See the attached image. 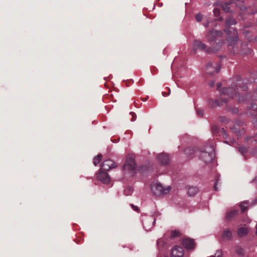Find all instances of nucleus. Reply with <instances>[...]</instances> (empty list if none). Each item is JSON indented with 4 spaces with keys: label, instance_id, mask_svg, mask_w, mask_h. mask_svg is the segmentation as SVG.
Listing matches in <instances>:
<instances>
[{
    "label": "nucleus",
    "instance_id": "nucleus-1",
    "mask_svg": "<svg viewBox=\"0 0 257 257\" xmlns=\"http://www.w3.org/2000/svg\"><path fill=\"white\" fill-rule=\"evenodd\" d=\"M193 49L194 52L196 53L198 50L201 51H204L207 54L214 53L217 52L219 49L220 46L218 45L216 47H210L207 48V46L199 40H195L193 42Z\"/></svg>",
    "mask_w": 257,
    "mask_h": 257
},
{
    "label": "nucleus",
    "instance_id": "nucleus-2",
    "mask_svg": "<svg viewBox=\"0 0 257 257\" xmlns=\"http://www.w3.org/2000/svg\"><path fill=\"white\" fill-rule=\"evenodd\" d=\"M152 190L153 193L158 196L169 193L171 190L170 186L164 187L160 183H155L152 185Z\"/></svg>",
    "mask_w": 257,
    "mask_h": 257
},
{
    "label": "nucleus",
    "instance_id": "nucleus-3",
    "mask_svg": "<svg viewBox=\"0 0 257 257\" xmlns=\"http://www.w3.org/2000/svg\"><path fill=\"white\" fill-rule=\"evenodd\" d=\"M209 152L201 151L199 155V158L205 164L211 163L215 157L214 150L213 148L209 146Z\"/></svg>",
    "mask_w": 257,
    "mask_h": 257
},
{
    "label": "nucleus",
    "instance_id": "nucleus-4",
    "mask_svg": "<svg viewBox=\"0 0 257 257\" xmlns=\"http://www.w3.org/2000/svg\"><path fill=\"white\" fill-rule=\"evenodd\" d=\"M135 168L136 163L134 159L132 156H128L123 166L124 171L133 173Z\"/></svg>",
    "mask_w": 257,
    "mask_h": 257
},
{
    "label": "nucleus",
    "instance_id": "nucleus-5",
    "mask_svg": "<svg viewBox=\"0 0 257 257\" xmlns=\"http://www.w3.org/2000/svg\"><path fill=\"white\" fill-rule=\"evenodd\" d=\"M155 219L153 216L146 217L143 220L144 228L146 231H149L154 225Z\"/></svg>",
    "mask_w": 257,
    "mask_h": 257
},
{
    "label": "nucleus",
    "instance_id": "nucleus-6",
    "mask_svg": "<svg viewBox=\"0 0 257 257\" xmlns=\"http://www.w3.org/2000/svg\"><path fill=\"white\" fill-rule=\"evenodd\" d=\"M223 33L221 31H216L214 30H210L206 35V38L208 42L214 41L217 38L221 37Z\"/></svg>",
    "mask_w": 257,
    "mask_h": 257
},
{
    "label": "nucleus",
    "instance_id": "nucleus-7",
    "mask_svg": "<svg viewBox=\"0 0 257 257\" xmlns=\"http://www.w3.org/2000/svg\"><path fill=\"white\" fill-rule=\"evenodd\" d=\"M184 254V249L179 245H176L173 247L171 250V257H183Z\"/></svg>",
    "mask_w": 257,
    "mask_h": 257
},
{
    "label": "nucleus",
    "instance_id": "nucleus-8",
    "mask_svg": "<svg viewBox=\"0 0 257 257\" xmlns=\"http://www.w3.org/2000/svg\"><path fill=\"white\" fill-rule=\"evenodd\" d=\"M115 167L116 164L115 162L110 159H107L102 163L100 170L109 171L111 169L115 168Z\"/></svg>",
    "mask_w": 257,
    "mask_h": 257
},
{
    "label": "nucleus",
    "instance_id": "nucleus-9",
    "mask_svg": "<svg viewBox=\"0 0 257 257\" xmlns=\"http://www.w3.org/2000/svg\"><path fill=\"white\" fill-rule=\"evenodd\" d=\"M97 179L103 184H108L110 183V179L108 174L105 172L100 170L97 174Z\"/></svg>",
    "mask_w": 257,
    "mask_h": 257
},
{
    "label": "nucleus",
    "instance_id": "nucleus-10",
    "mask_svg": "<svg viewBox=\"0 0 257 257\" xmlns=\"http://www.w3.org/2000/svg\"><path fill=\"white\" fill-rule=\"evenodd\" d=\"M182 245L187 249H194L195 247V243L193 239L188 238H184L182 240Z\"/></svg>",
    "mask_w": 257,
    "mask_h": 257
},
{
    "label": "nucleus",
    "instance_id": "nucleus-11",
    "mask_svg": "<svg viewBox=\"0 0 257 257\" xmlns=\"http://www.w3.org/2000/svg\"><path fill=\"white\" fill-rule=\"evenodd\" d=\"M220 99L221 102H219L218 99L210 100L209 101V105L211 108H213L216 106H220L223 105V103L227 102L226 100L223 97V96L220 95Z\"/></svg>",
    "mask_w": 257,
    "mask_h": 257
},
{
    "label": "nucleus",
    "instance_id": "nucleus-12",
    "mask_svg": "<svg viewBox=\"0 0 257 257\" xmlns=\"http://www.w3.org/2000/svg\"><path fill=\"white\" fill-rule=\"evenodd\" d=\"M157 158L162 165H167L169 162V157L167 154L161 153L158 155Z\"/></svg>",
    "mask_w": 257,
    "mask_h": 257
},
{
    "label": "nucleus",
    "instance_id": "nucleus-13",
    "mask_svg": "<svg viewBox=\"0 0 257 257\" xmlns=\"http://www.w3.org/2000/svg\"><path fill=\"white\" fill-rule=\"evenodd\" d=\"M240 2L243 3V0H237L236 5L240 9L241 11L246 12L248 14H254L257 13L256 10H255L254 11L251 10L250 7L248 8H246L243 6L239 5L238 3Z\"/></svg>",
    "mask_w": 257,
    "mask_h": 257
},
{
    "label": "nucleus",
    "instance_id": "nucleus-14",
    "mask_svg": "<svg viewBox=\"0 0 257 257\" xmlns=\"http://www.w3.org/2000/svg\"><path fill=\"white\" fill-rule=\"evenodd\" d=\"M249 228L244 226L238 228L236 231V234L239 237H242L246 236L249 232Z\"/></svg>",
    "mask_w": 257,
    "mask_h": 257
},
{
    "label": "nucleus",
    "instance_id": "nucleus-15",
    "mask_svg": "<svg viewBox=\"0 0 257 257\" xmlns=\"http://www.w3.org/2000/svg\"><path fill=\"white\" fill-rule=\"evenodd\" d=\"M232 231L227 229H225L221 235V237L223 239H226V240H230L232 238Z\"/></svg>",
    "mask_w": 257,
    "mask_h": 257
},
{
    "label": "nucleus",
    "instance_id": "nucleus-16",
    "mask_svg": "<svg viewBox=\"0 0 257 257\" xmlns=\"http://www.w3.org/2000/svg\"><path fill=\"white\" fill-rule=\"evenodd\" d=\"M238 213V210H233L226 213L225 218L227 220H230L235 216H237Z\"/></svg>",
    "mask_w": 257,
    "mask_h": 257
},
{
    "label": "nucleus",
    "instance_id": "nucleus-17",
    "mask_svg": "<svg viewBox=\"0 0 257 257\" xmlns=\"http://www.w3.org/2000/svg\"><path fill=\"white\" fill-rule=\"evenodd\" d=\"M227 40L229 46H232L233 49H234V46L238 40V37L237 36L229 37Z\"/></svg>",
    "mask_w": 257,
    "mask_h": 257
},
{
    "label": "nucleus",
    "instance_id": "nucleus-18",
    "mask_svg": "<svg viewBox=\"0 0 257 257\" xmlns=\"http://www.w3.org/2000/svg\"><path fill=\"white\" fill-rule=\"evenodd\" d=\"M198 192V188L196 187L190 186L188 188L187 193L190 196H193Z\"/></svg>",
    "mask_w": 257,
    "mask_h": 257
},
{
    "label": "nucleus",
    "instance_id": "nucleus-19",
    "mask_svg": "<svg viewBox=\"0 0 257 257\" xmlns=\"http://www.w3.org/2000/svg\"><path fill=\"white\" fill-rule=\"evenodd\" d=\"M236 23V20L234 19L232 17H229L226 20V26L229 27L231 25H235Z\"/></svg>",
    "mask_w": 257,
    "mask_h": 257
},
{
    "label": "nucleus",
    "instance_id": "nucleus-20",
    "mask_svg": "<svg viewBox=\"0 0 257 257\" xmlns=\"http://www.w3.org/2000/svg\"><path fill=\"white\" fill-rule=\"evenodd\" d=\"M248 205L249 202L248 201H244L240 203L239 206L242 212H244L247 209V206H248Z\"/></svg>",
    "mask_w": 257,
    "mask_h": 257
},
{
    "label": "nucleus",
    "instance_id": "nucleus-21",
    "mask_svg": "<svg viewBox=\"0 0 257 257\" xmlns=\"http://www.w3.org/2000/svg\"><path fill=\"white\" fill-rule=\"evenodd\" d=\"M211 131L214 135H217L220 131V128L218 125L213 124L211 125Z\"/></svg>",
    "mask_w": 257,
    "mask_h": 257
},
{
    "label": "nucleus",
    "instance_id": "nucleus-22",
    "mask_svg": "<svg viewBox=\"0 0 257 257\" xmlns=\"http://www.w3.org/2000/svg\"><path fill=\"white\" fill-rule=\"evenodd\" d=\"M229 5V4L227 3H222L220 5V6L225 13H229L230 12Z\"/></svg>",
    "mask_w": 257,
    "mask_h": 257
},
{
    "label": "nucleus",
    "instance_id": "nucleus-23",
    "mask_svg": "<svg viewBox=\"0 0 257 257\" xmlns=\"http://www.w3.org/2000/svg\"><path fill=\"white\" fill-rule=\"evenodd\" d=\"M247 27V26L245 27V28L242 30V33L244 35V36L246 38V39L248 40V41H251L252 40V39L248 36L249 31V30H247L246 29Z\"/></svg>",
    "mask_w": 257,
    "mask_h": 257
},
{
    "label": "nucleus",
    "instance_id": "nucleus-24",
    "mask_svg": "<svg viewBox=\"0 0 257 257\" xmlns=\"http://www.w3.org/2000/svg\"><path fill=\"white\" fill-rule=\"evenodd\" d=\"M101 156H102L101 154H98L94 157L93 163L94 166H96L99 163L101 160Z\"/></svg>",
    "mask_w": 257,
    "mask_h": 257
},
{
    "label": "nucleus",
    "instance_id": "nucleus-25",
    "mask_svg": "<svg viewBox=\"0 0 257 257\" xmlns=\"http://www.w3.org/2000/svg\"><path fill=\"white\" fill-rule=\"evenodd\" d=\"M231 129L237 136H241L244 133V131L243 129L240 130L236 128L235 127H233Z\"/></svg>",
    "mask_w": 257,
    "mask_h": 257
},
{
    "label": "nucleus",
    "instance_id": "nucleus-26",
    "mask_svg": "<svg viewBox=\"0 0 257 257\" xmlns=\"http://www.w3.org/2000/svg\"><path fill=\"white\" fill-rule=\"evenodd\" d=\"M235 252L241 256L244 255V249L241 247H237L235 249Z\"/></svg>",
    "mask_w": 257,
    "mask_h": 257
},
{
    "label": "nucleus",
    "instance_id": "nucleus-27",
    "mask_svg": "<svg viewBox=\"0 0 257 257\" xmlns=\"http://www.w3.org/2000/svg\"><path fill=\"white\" fill-rule=\"evenodd\" d=\"M133 192V188L131 187H127L124 190V194L125 195H130Z\"/></svg>",
    "mask_w": 257,
    "mask_h": 257
},
{
    "label": "nucleus",
    "instance_id": "nucleus-28",
    "mask_svg": "<svg viewBox=\"0 0 257 257\" xmlns=\"http://www.w3.org/2000/svg\"><path fill=\"white\" fill-rule=\"evenodd\" d=\"M180 235V233L179 231L173 230L171 232V238H175L179 236Z\"/></svg>",
    "mask_w": 257,
    "mask_h": 257
},
{
    "label": "nucleus",
    "instance_id": "nucleus-29",
    "mask_svg": "<svg viewBox=\"0 0 257 257\" xmlns=\"http://www.w3.org/2000/svg\"><path fill=\"white\" fill-rule=\"evenodd\" d=\"M203 16L200 14L198 13L195 15V19L197 22H201L202 20Z\"/></svg>",
    "mask_w": 257,
    "mask_h": 257
},
{
    "label": "nucleus",
    "instance_id": "nucleus-30",
    "mask_svg": "<svg viewBox=\"0 0 257 257\" xmlns=\"http://www.w3.org/2000/svg\"><path fill=\"white\" fill-rule=\"evenodd\" d=\"M239 152L243 155L247 152V149L245 147H239L238 148Z\"/></svg>",
    "mask_w": 257,
    "mask_h": 257
},
{
    "label": "nucleus",
    "instance_id": "nucleus-31",
    "mask_svg": "<svg viewBox=\"0 0 257 257\" xmlns=\"http://www.w3.org/2000/svg\"><path fill=\"white\" fill-rule=\"evenodd\" d=\"M213 14L215 17H218L220 14V11L219 9L215 8L213 10Z\"/></svg>",
    "mask_w": 257,
    "mask_h": 257
},
{
    "label": "nucleus",
    "instance_id": "nucleus-32",
    "mask_svg": "<svg viewBox=\"0 0 257 257\" xmlns=\"http://www.w3.org/2000/svg\"><path fill=\"white\" fill-rule=\"evenodd\" d=\"M221 134L222 136H223L224 139H226L227 137V134L226 131L224 130V128H222L221 130Z\"/></svg>",
    "mask_w": 257,
    "mask_h": 257
},
{
    "label": "nucleus",
    "instance_id": "nucleus-33",
    "mask_svg": "<svg viewBox=\"0 0 257 257\" xmlns=\"http://www.w3.org/2000/svg\"><path fill=\"white\" fill-rule=\"evenodd\" d=\"M227 110H228V111H231V112L232 113H237V112H238V108H229V107H227Z\"/></svg>",
    "mask_w": 257,
    "mask_h": 257
},
{
    "label": "nucleus",
    "instance_id": "nucleus-34",
    "mask_svg": "<svg viewBox=\"0 0 257 257\" xmlns=\"http://www.w3.org/2000/svg\"><path fill=\"white\" fill-rule=\"evenodd\" d=\"M130 114V115H132L131 120L132 121H134L135 120H136V119L137 118L136 114L133 112H131Z\"/></svg>",
    "mask_w": 257,
    "mask_h": 257
},
{
    "label": "nucleus",
    "instance_id": "nucleus-35",
    "mask_svg": "<svg viewBox=\"0 0 257 257\" xmlns=\"http://www.w3.org/2000/svg\"><path fill=\"white\" fill-rule=\"evenodd\" d=\"M197 112L198 115L200 116H202L204 114V111L202 109H198L197 110Z\"/></svg>",
    "mask_w": 257,
    "mask_h": 257
},
{
    "label": "nucleus",
    "instance_id": "nucleus-36",
    "mask_svg": "<svg viewBox=\"0 0 257 257\" xmlns=\"http://www.w3.org/2000/svg\"><path fill=\"white\" fill-rule=\"evenodd\" d=\"M222 254L221 250H217L215 253L214 257H222Z\"/></svg>",
    "mask_w": 257,
    "mask_h": 257
},
{
    "label": "nucleus",
    "instance_id": "nucleus-37",
    "mask_svg": "<svg viewBox=\"0 0 257 257\" xmlns=\"http://www.w3.org/2000/svg\"><path fill=\"white\" fill-rule=\"evenodd\" d=\"M221 69V64L220 63H218L217 64L216 66L215 67V72L218 73L220 71Z\"/></svg>",
    "mask_w": 257,
    "mask_h": 257
},
{
    "label": "nucleus",
    "instance_id": "nucleus-38",
    "mask_svg": "<svg viewBox=\"0 0 257 257\" xmlns=\"http://www.w3.org/2000/svg\"><path fill=\"white\" fill-rule=\"evenodd\" d=\"M225 143L229 144V145H231V144H234L235 143V141L234 139H231L229 141V142L228 141H225Z\"/></svg>",
    "mask_w": 257,
    "mask_h": 257
},
{
    "label": "nucleus",
    "instance_id": "nucleus-39",
    "mask_svg": "<svg viewBox=\"0 0 257 257\" xmlns=\"http://www.w3.org/2000/svg\"><path fill=\"white\" fill-rule=\"evenodd\" d=\"M218 182V179H217V180H216V182H215V184H214V189H215V190H216V191H218V189H217V185Z\"/></svg>",
    "mask_w": 257,
    "mask_h": 257
},
{
    "label": "nucleus",
    "instance_id": "nucleus-40",
    "mask_svg": "<svg viewBox=\"0 0 257 257\" xmlns=\"http://www.w3.org/2000/svg\"><path fill=\"white\" fill-rule=\"evenodd\" d=\"M131 205L132 207L134 209V210H135V211H138L139 210L138 207L137 206H135L133 204H131Z\"/></svg>",
    "mask_w": 257,
    "mask_h": 257
},
{
    "label": "nucleus",
    "instance_id": "nucleus-41",
    "mask_svg": "<svg viewBox=\"0 0 257 257\" xmlns=\"http://www.w3.org/2000/svg\"><path fill=\"white\" fill-rule=\"evenodd\" d=\"M212 65V62H208L207 65H206V68H209L210 67H211Z\"/></svg>",
    "mask_w": 257,
    "mask_h": 257
},
{
    "label": "nucleus",
    "instance_id": "nucleus-42",
    "mask_svg": "<svg viewBox=\"0 0 257 257\" xmlns=\"http://www.w3.org/2000/svg\"><path fill=\"white\" fill-rule=\"evenodd\" d=\"M209 24V22L207 21L206 23H204L203 25L205 27L207 28L208 27Z\"/></svg>",
    "mask_w": 257,
    "mask_h": 257
},
{
    "label": "nucleus",
    "instance_id": "nucleus-43",
    "mask_svg": "<svg viewBox=\"0 0 257 257\" xmlns=\"http://www.w3.org/2000/svg\"><path fill=\"white\" fill-rule=\"evenodd\" d=\"M214 84H215V82H214V81H211L210 82V83H209V84H210V86H211V87H213V86L214 85Z\"/></svg>",
    "mask_w": 257,
    "mask_h": 257
},
{
    "label": "nucleus",
    "instance_id": "nucleus-44",
    "mask_svg": "<svg viewBox=\"0 0 257 257\" xmlns=\"http://www.w3.org/2000/svg\"><path fill=\"white\" fill-rule=\"evenodd\" d=\"M255 2V4H254L253 7L254 8L257 7V0H254Z\"/></svg>",
    "mask_w": 257,
    "mask_h": 257
},
{
    "label": "nucleus",
    "instance_id": "nucleus-45",
    "mask_svg": "<svg viewBox=\"0 0 257 257\" xmlns=\"http://www.w3.org/2000/svg\"><path fill=\"white\" fill-rule=\"evenodd\" d=\"M249 51H250V50H249V49H248V48H247V52H244V53L243 52V53L244 54H248V53Z\"/></svg>",
    "mask_w": 257,
    "mask_h": 257
},
{
    "label": "nucleus",
    "instance_id": "nucleus-46",
    "mask_svg": "<svg viewBox=\"0 0 257 257\" xmlns=\"http://www.w3.org/2000/svg\"><path fill=\"white\" fill-rule=\"evenodd\" d=\"M161 241V239H159L157 241V244L159 245L160 242Z\"/></svg>",
    "mask_w": 257,
    "mask_h": 257
},
{
    "label": "nucleus",
    "instance_id": "nucleus-47",
    "mask_svg": "<svg viewBox=\"0 0 257 257\" xmlns=\"http://www.w3.org/2000/svg\"><path fill=\"white\" fill-rule=\"evenodd\" d=\"M223 19L222 17H220L219 19H218V20L220 21H223Z\"/></svg>",
    "mask_w": 257,
    "mask_h": 257
},
{
    "label": "nucleus",
    "instance_id": "nucleus-48",
    "mask_svg": "<svg viewBox=\"0 0 257 257\" xmlns=\"http://www.w3.org/2000/svg\"><path fill=\"white\" fill-rule=\"evenodd\" d=\"M147 99H148L147 98H143V101H146L147 100Z\"/></svg>",
    "mask_w": 257,
    "mask_h": 257
},
{
    "label": "nucleus",
    "instance_id": "nucleus-49",
    "mask_svg": "<svg viewBox=\"0 0 257 257\" xmlns=\"http://www.w3.org/2000/svg\"><path fill=\"white\" fill-rule=\"evenodd\" d=\"M253 153V154H255V153H257V148H256V149H255V151H254Z\"/></svg>",
    "mask_w": 257,
    "mask_h": 257
},
{
    "label": "nucleus",
    "instance_id": "nucleus-50",
    "mask_svg": "<svg viewBox=\"0 0 257 257\" xmlns=\"http://www.w3.org/2000/svg\"><path fill=\"white\" fill-rule=\"evenodd\" d=\"M221 118H222V119H221V121H224V117H221Z\"/></svg>",
    "mask_w": 257,
    "mask_h": 257
},
{
    "label": "nucleus",
    "instance_id": "nucleus-51",
    "mask_svg": "<svg viewBox=\"0 0 257 257\" xmlns=\"http://www.w3.org/2000/svg\"><path fill=\"white\" fill-rule=\"evenodd\" d=\"M234 34H236L237 33L236 30H234Z\"/></svg>",
    "mask_w": 257,
    "mask_h": 257
},
{
    "label": "nucleus",
    "instance_id": "nucleus-52",
    "mask_svg": "<svg viewBox=\"0 0 257 257\" xmlns=\"http://www.w3.org/2000/svg\"><path fill=\"white\" fill-rule=\"evenodd\" d=\"M208 73L209 74H211V75H212V74H213V73H212V72H208Z\"/></svg>",
    "mask_w": 257,
    "mask_h": 257
},
{
    "label": "nucleus",
    "instance_id": "nucleus-53",
    "mask_svg": "<svg viewBox=\"0 0 257 257\" xmlns=\"http://www.w3.org/2000/svg\"><path fill=\"white\" fill-rule=\"evenodd\" d=\"M188 150V149L185 150V152H186V154H188V152H187Z\"/></svg>",
    "mask_w": 257,
    "mask_h": 257
},
{
    "label": "nucleus",
    "instance_id": "nucleus-54",
    "mask_svg": "<svg viewBox=\"0 0 257 257\" xmlns=\"http://www.w3.org/2000/svg\"><path fill=\"white\" fill-rule=\"evenodd\" d=\"M232 3H232L231 1H230V3H229V4H232Z\"/></svg>",
    "mask_w": 257,
    "mask_h": 257
},
{
    "label": "nucleus",
    "instance_id": "nucleus-55",
    "mask_svg": "<svg viewBox=\"0 0 257 257\" xmlns=\"http://www.w3.org/2000/svg\"><path fill=\"white\" fill-rule=\"evenodd\" d=\"M255 40L257 41V39H255Z\"/></svg>",
    "mask_w": 257,
    "mask_h": 257
}]
</instances>
